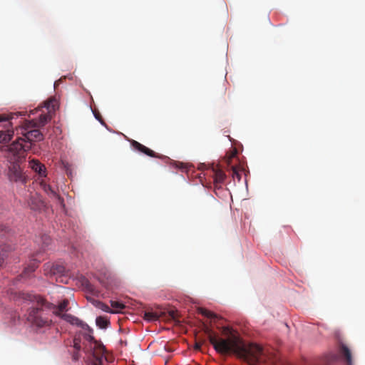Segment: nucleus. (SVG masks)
<instances>
[{"instance_id":"393cba45","label":"nucleus","mask_w":365,"mask_h":365,"mask_svg":"<svg viewBox=\"0 0 365 365\" xmlns=\"http://www.w3.org/2000/svg\"><path fill=\"white\" fill-rule=\"evenodd\" d=\"M4 260V253L0 254V267L3 264Z\"/></svg>"},{"instance_id":"9d476101","label":"nucleus","mask_w":365,"mask_h":365,"mask_svg":"<svg viewBox=\"0 0 365 365\" xmlns=\"http://www.w3.org/2000/svg\"><path fill=\"white\" fill-rule=\"evenodd\" d=\"M39 253H36L34 256V259H32L30 263L26 267L19 276L21 278H28L30 277L31 274L33 273L36 269L38 266V263L41 261L42 259L38 257Z\"/></svg>"},{"instance_id":"c756f323","label":"nucleus","mask_w":365,"mask_h":365,"mask_svg":"<svg viewBox=\"0 0 365 365\" xmlns=\"http://www.w3.org/2000/svg\"><path fill=\"white\" fill-rule=\"evenodd\" d=\"M237 153V151L235 150L231 155V158L234 157Z\"/></svg>"},{"instance_id":"f3484780","label":"nucleus","mask_w":365,"mask_h":365,"mask_svg":"<svg viewBox=\"0 0 365 365\" xmlns=\"http://www.w3.org/2000/svg\"><path fill=\"white\" fill-rule=\"evenodd\" d=\"M214 170V182L215 184H220L224 182L225 179V174L224 172L220 169H217Z\"/></svg>"},{"instance_id":"7c9ffc66","label":"nucleus","mask_w":365,"mask_h":365,"mask_svg":"<svg viewBox=\"0 0 365 365\" xmlns=\"http://www.w3.org/2000/svg\"><path fill=\"white\" fill-rule=\"evenodd\" d=\"M0 227H1V230H4V228H2V226L1 225Z\"/></svg>"},{"instance_id":"cd10ccee","label":"nucleus","mask_w":365,"mask_h":365,"mask_svg":"<svg viewBox=\"0 0 365 365\" xmlns=\"http://www.w3.org/2000/svg\"><path fill=\"white\" fill-rule=\"evenodd\" d=\"M88 289H89V290H90L91 292H92V291H93L92 286H91V284H88Z\"/></svg>"},{"instance_id":"a878e982","label":"nucleus","mask_w":365,"mask_h":365,"mask_svg":"<svg viewBox=\"0 0 365 365\" xmlns=\"http://www.w3.org/2000/svg\"><path fill=\"white\" fill-rule=\"evenodd\" d=\"M195 349H197V350H199L200 349V344L196 343V344L195 346Z\"/></svg>"},{"instance_id":"20e7f679","label":"nucleus","mask_w":365,"mask_h":365,"mask_svg":"<svg viewBox=\"0 0 365 365\" xmlns=\"http://www.w3.org/2000/svg\"><path fill=\"white\" fill-rule=\"evenodd\" d=\"M18 295L19 299H22L24 301H29L31 302H35L38 305H41L42 308L52 311L55 315L60 317H61V315L63 314V312L68 310V306L69 304L68 299H63L61 303H59L58 305H56L53 303L47 302L44 298L39 295L25 292H19Z\"/></svg>"},{"instance_id":"f257e3e1","label":"nucleus","mask_w":365,"mask_h":365,"mask_svg":"<svg viewBox=\"0 0 365 365\" xmlns=\"http://www.w3.org/2000/svg\"><path fill=\"white\" fill-rule=\"evenodd\" d=\"M205 333L214 349L218 353L233 352L249 365H260L264 354L261 346L254 344L246 345L237 335L230 333L227 339L219 338L212 331L207 328Z\"/></svg>"},{"instance_id":"1a4fd4ad","label":"nucleus","mask_w":365,"mask_h":365,"mask_svg":"<svg viewBox=\"0 0 365 365\" xmlns=\"http://www.w3.org/2000/svg\"><path fill=\"white\" fill-rule=\"evenodd\" d=\"M129 142L132 148L138 152H140L152 158H161L160 155L155 153L153 150H150V148H147L146 146L143 145V144L140 143L139 142L135 140H129Z\"/></svg>"},{"instance_id":"b1692460","label":"nucleus","mask_w":365,"mask_h":365,"mask_svg":"<svg viewBox=\"0 0 365 365\" xmlns=\"http://www.w3.org/2000/svg\"><path fill=\"white\" fill-rule=\"evenodd\" d=\"M169 315L170 316V317L173 319H175L177 314H176V312L175 311H170L169 312Z\"/></svg>"},{"instance_id":"c85d7f7f","label":"nucleus","mask_w":365,"mask_h":365,"mask_svg":"<svg viewBox=\"0 0 365 365\" xmlns=\"http://www.w3.org/2000/svg\"><path fill=\"white\" fill-rule=\"evenodd\" d=\"M95 116H96V118L97 119H98V120L102 123L101 120L100 119V118L98 117V115L95 114Z\"/></svg>"},{"instance_id":"a211bd4d","label":"nucleus","mask_w":365,"mask_h":365,"mask_svg":"<svg viewBox=\"0 0 365 365\" xmlns=\"http://www.w3.org/2000/svg\"><path fill=\"white\" fill-rule=\"evenodd\" d=\"M96 325L101 329H106L108 327L110 324L109 320L107 317H98L96 319Z\"/></svg>"},{"instance_id":"7ed1b4c3","label":"nucleus","mask_w":365,"mask_h":365,"mask_svg":"<svg viewBox=\"0 0 365 365\" xmlns=\"http://www.w3.org/2000/svg\"><path fill=\"white\" fill-rule=\"evenodd\" d=\"M30 150V146L21 145L19 142L11 143L8 147L7 158L11 165L9 166V178L11 181L19 182L22 184L26 182V178L24 175L19 163L25 158V152Z\"/></svg>"},{"instance_id":"4be33fe9","label":"nucleus","mask_w":365,"mask_h":365,"mask_svg":"<svg viewBox=\"0 0 365 365\" xmlns=\"http://www.w3.org/2000/svg\"><path fill=\"white\" fill-rule=\"evenodd\" d=\"M42 240L43 242V244L45 245V247H48L51 241L50 237L48 235H43L42 237Z\"/></svg>"},{"instance_id":"ddd939ff","label":"nucleus","mask_w":365,"mask_h":365,"mask_svg":"<svg viewBox=\"0 0 365 365\" xmlns=\"http://www.w3.org/2000/svg\"><path fill=\"white\" fill-rule=\"evenodd\" d=\"M29 167L34 172L38 174L40 177H46V167L44 165L40 163L38 160H31L29 161Z\"/></svg>"},{"instance_id":"5701e85b","label":"nucleus","mask_w":365,"mask_h":365,"mask_svg":"<svg viewBox=\"0 0 365 365\" xmlns=\"http://www.w3.org/2000/svg\"><path fill=\"white\" fill-rule=\"evenodd\" d=\"M232 168V175H233V177H234V178H235V177H236V178L238 179V180H240V178H241V175H240V174L239 173V172H238V170H237V168H235V166H233Z\"/></svg>"},{"instance_id":"6e6552de","label":"nucleus","mask_w":365,"mask_h":365,"mask_svg":"<svg viewBox=\"0 0 365 365\" xmlns=\"http://www.w3.org/2000/svg\"><path fill=\"white\" fill-rule=\"evenodd\" d=\"M65 271V267L61 264L46 263L43 265L44 274L47 277L62 274Z\"/></svg>"},{"instance_id":"4468645a","label":"nucleus","mask_w":365,"mask_h":365,"mask_svg":"<svg viewBox=\"0 0 365 365\" xmlns=\"http://www.w3.org/2000/svg\"><path fill=\"white\" fill-rule=\"evenodd\" d=\"M164 312L161 310H155V311H145L144 312L143 318L145 320L148 322H155L158 320L160 317H163Z\"/></svg>"},{"instance_id":"39448f33","label":"nucleus","mask_w":365,"mask_h":365,"mask_svg":"<svg viewBox=\"0 0 365 365\" xmlns=\"http://www.w3.org/2000/svg\"><path fill=\"white\" fill-rule=\"evenodd\" d=\"M43 108H46V113H41L36 120L29 121V127L39 128L44 126L51 119L52 112H54L58 107V101L55 98H50L48 101L43 103Z\"/></svg>"},{"instance_id":"f8f14e48","label":"nucleus","mask_w":365,"mask_h":365,"mask_svg":"<svg viewBox=\"0 0 365 365\" xmlns=\"http://www.w3.org/2000/svg\"><path fill=\"white\" fill-rule=\"evenodd\" d=\"M7 120L0 115V122ZM14 135V131L9 129L4 130V126L0 125V143H6L9 142Z\"/></svg>"},{"instance_id":"bb28decb","label":"nucleus","mask_w":365,"mask_h":365,"mask_svg":"<svg viewBox=\"0 0 365 365\" xmlns=\"http://www.w3.org/2000/svg\"><path fill=\"white\" fill-rule=\"evenodd\" d=\"M15 116L17 117L18 115L16 113L11 114V116H10V119L11 120L14 119Z\"/></svg>"},{"instance_id":"2eb2a0df","label":"nucleus","mask_w":365,"mask_h":365,"mask_svg":"<svg viewBox=\"0 0 365 365\" xmlns=\"http://www.w3.org/2000/svg\"><path fill=\"white\" fill-rule=\"evenodd\" d=\"M43 190L46 192L50 197H54L62 203L63 202V199L61 198L59 195L56 192V191L50 185L46 183L42 182L41 184Z\"/></svg>"},{"instance_id":"aec40b11","label":"nucleus","mask_w":365,"mask_h":365,"mask_svg":"<svg viewBox=\"0 0 365 365\" xmlns=\"http://www.w3.org/2000/svg\"><path fill=\"white\" fill-rule=\"evenodd\" d=\"M93 304L98 307V309L108 312V313H113V310L106 304H104L102 302L100 301H94Z\"/></svg>"},{"instance_id":"412c9836","label":"nucleus","mask_w":365,"mask_h":365,"mask_svg":"<svg viewBox=\"0 0 365 365\" xmlns=\"http://www.w3.org/2000/svg\"><path fill=\"white\" fill-rule=\"evenodd\" d=\"M199 313L200 314H202V316L205 317H207V318H217V316L211 312L210 311L207 310V309H203V308H200L199 309Z\"/></svg>"},{"instance_id":"423d86ee","label":"nucleus","mask_w":365,"mask_h":365,"mask_svg":"<svg viewBox=\"0 0 365 365\" xmlns=\"http://www.w3.org/2000/svg\"><path fill=\"white\" fill-rule=\"evenodd\" d=\"M30 125L28 122L26 123L24 128H21V130H24L25 132L22 133L23 136L19 137L14 142L12 143H19L23 145L24 147L26 145L31 148V143L35 141H41L43 139V134L38 129H31L28 130L29 128H33L32 127H28Z\"/></svg>"},{"instance_id":"0eeeda50","label":"nucleus","mask_w":365,"mask_h":365,"mask_svg":"<svg viewBox=\"0 0 365 365\" xmlns=\"http://www.w3.org/2000/svg\"><path fill=\"white\" fill-rule=\"evenodd\" d=\"M37 305V307L31 308L29 310L28 314V320L34 326L41 328L44 327H48L51 324V320L48 319L47 317H44L41 314L40 311L45 309V308H42L41 305H38L36 302H34Z\"/></svg>"},{"instance_id":"6ab92c4d","label":"nucleus","mask_w":365,"mask_h":365,"mask_svg":"<svg viewBox=\"0 0 365 365\" xmlns=\"http://www.w3.org/2000/svg\"><path fill=\"white\" fill-rule=\"evenodd\" d=\"M110 305L113 309H112L113 312V313L120 312L125 307V306L123 303L113 300L110 301Z\"/></svg>"},{"instance_id":"9b49d317","label":"nucleus","mask_w":365,"mask_h":365,"mask_svg":"<svg viewBox=\"0 0 365 365\" xmlns=\"http://www.w3.org/2000/svg\"><path fill=\"white\" fill-rule=\"evenodd\" d=\"M61 319H63L64 321L70 323L72 325H76L78 327H81L82 329H87L89 331H91L88 325L86 323H84L83 321L77 318L76 317L70 314H63L61 315Z\"/></svg>"},{"instance_id":"f03ea898","label":"nucleus","mask_w":365,"mask_h":365,"mask_svg":"<svg viewBox=\"0 0 365 365\" xmlns=\"http://www.w3.org/2000/svg\"><path fill=\"white\" fill-rule=\"evenodd\" d=\"M74 351L72 354L73 361H78L80 357V351L82 349L91 356L89 365H104L107 360L105 355L104 346L94 339L90 334H83L76 336L73 339Z\"/></svg>"},{"instance_id":"dca6fc26","label":"nucleus","mask_w":365,"mask_h":365,"mask_svg":"<svg viewBox=\"0 0 365 365\" xmlns=\"http://www.w3.org/2000/svg\"><path fill=\"white\" fill-rule=\"evenodd\" d=\"M340 354L345 359L347 365H352L351 353L349 349L346 345H341Z\"/></svg>"}]
</instances>
